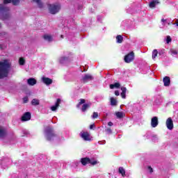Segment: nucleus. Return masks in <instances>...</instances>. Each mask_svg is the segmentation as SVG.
<instances>
[{
    "label": "nucleus",
    "instance_id": "nucleus-32",
    "mask_svg": "<svg viewBox=\"0 0 178 178\" xmlns=\"http://www.w3.org/2000/svg\"><path fill=\"white\" fill-rule=\"evenodd\" d=\"M67 60V58H66L65 57H61L59 60L60 63H65V62H66Z\"/></svg>",
    "mask_w": 178,
    "mask_h": 178
},
{
    "label": "nucleus",
    "instance_id": "nucleus-43",
    "mask_svg": "<svg viewBox=\"0 0 178 178\" xmlns=\"http://www.w3.org/2000/svg\"><path fill=\"white\" fill-rule=\"evenodd\" d=\"M154 138H158V137H156V136H154Z\"/></svg>",
    "mask_w": 178,
    "mask_h": 178
},
{
    "label": "nucleus",
    "instance_id": "nucleus-16",
    "mask_svg": "<svg viewBox=\"0 0 178 178\" xmlns=\"http://www.w3.org/2000/svg\"><path fill=\"white\" fill-rule=\"evenodd\" d=\"M43 38H44V40H45V41H48L49 42H51V41H52V40H54L52 36L51 35H48V34L44 35Z\"/></svg>",
    "mask_w": 178,
    "mask_h": 178
},
{
    "label": "nucleus",
    "instance_id": "nucleus-35",
    "mask_svg": "<svg viewBox=\"0 0 178 178\" xmlns=\"http://www.w3.org/2000/svg\"><path fill=\"white\" fill-rule=\"evenodd\" d=\"M105 131L107 133V134H112V129H111V128H106Z\"/></svg>",
    "mask_w": 178,
    "mask_h": 178
},
{
    "label": "nucleus",
    "instance_id": "nucleus-27",
    "mask_svg": "<svg viewBox=\"0 0 178 178\" xmlns=\"http://www.w3.org/2000/svg\"><path fill=\"white\" fill-rule=\"evenodd\" d=\"M115 115L119 119H122V118L124 116V113L123 112H117Z\"/></svg>",
    "mask_w": 178,
    "mask_h": 178
},
{
    "label": "nucleus",
    "instance_id": "nucleus-25",
    "mask_svg": "<svg viewBox=\"0 0 178 178\" xmlns=\"http://www.w3.org/2000/svg\"><path fill=\"white\" fill-rule=\"evenodd\" d=\"M92 76L90 74H86L83 77V81H87V80H92Z\"/></svg>",
    "mask_w": 178,
    "mask_h": 178
},
{
    "label": "nucleus",
    "instance_id": "nucleus-29",
    "mask_svg": "<svg viewBox=\"0 0 178 178\" xmlns=\"http://www.w3.org/2000/svg\"><path fill=\"white\" fill-rule=\"evenodd\" d=\"M156 56H158V50L154 49L152 51V59H155V58H156Z\"/></svg>",
    "mask_w": 178,
    "mask_h": 178
},
{
    "label": "nucleus",
    "instance_id": "nucleus-5",
    "mask_svg": "<svg viewBox=\"0 0 178 178\" xmlns=\"http://www.w3.org/2000/svg\"><path fill=\"white\" fill-rule=\"evenodd\" d=\"M124 60L126 63H130V62H133V60H134V52L131 51L129 54L126 55Z\"/></svg>",
    "mask_w": 178,
    "mask_h": 178
},
{
    "label": "nucleus",
    "instance_id": "nucleus-30",
    "mask_svg": "<svg viewBox=\"0 0 178 178\" xmlns=\"http://www.w3.org/2000/svg\"><path fill=\"white\" fill-rule=\"evenodd\" d=\"M161 22L163 23V26H169L170 24V22H169V21H168V19H161Z\"/></svg>",
    "mask_w": 178,
    "mask_h": 178
},
{
    "label": "nucleus",
    "instance_id": "nucleus-21",
    "mask_svg": "<svg viewBox=\"0 0 178 178\" xmlns=\"http://www.w3.org/2000/svg\"><path fill=\"white\" fill-rule=\"evenodd\" d=\"M170 55H172V56H177L178 55V51L175 49H171L170 50Z\"/></svg>",
    "mask_w": 178,
    "mask_h": 178
},
{
    "label": "nucleus",
    "instance_id": "nucleus-22",
    "mask_svg": "<svg viewBox=\"0 0 178 178\" xmlns=\"http://www.w3.org/2000/svg\"><path fill=\"white\" fill-rule=\"evenodd\" d=\"M120 87V83H115L114 84L110 85L111 90H113V88H119Z\"/></svg>",
    "mask_w": 178,
    "mask_h": 178
},
{
    "label": "nucleus",
    "instance_id": "nucleus-8",
    "mask_svg": "<svg viewBox=\"0 0 178 178\" xmlns=\"http://www.w3.org/2000/svg\"><path fill=\"white\" fill-rule=\"evenodd\" d=\"M81 137L85 141H91V136H90V134H88V132H81Z\"/></svg>",
    "mask_w": 178,
    "mask_h": 178
},
{
    "label": "nucleus",
    "instance_id": "nucleus-38",
    "mask_svg": "<svg viewBox=\"0 0 178 178\" xmlns=\"http://www.w3.org/2000/svg\"><path fill=\"white\" fill-rule=\"evenodd\" d=\"M115 95H116L117 97H118V95H120V93L118 90L115 91Z\"/></svg>",
    "mask_w": 178,
    "mask_h": 178
},
{
    "label": "nucleus",
    "instance_id": "nucleus-40",
    "mask_svg": "<svg viewBox=\"0 0 178 178\" xmlns=\"http://www.w3.org/2000/svg\"><path fill=\"white\" fill-rule=\"evenodd\" d=\"M27 101H28L27 97H24V102L26 104V102H27Z\"/></svg>",
    "mask_w": 178,
    "mask_h": 178
},
{
    "label": "nucleus",
    "instance_id": "nucleus-18",
    "mask_svg": "<svg viewBox=\"0 0 178 178\" xmlns=\"http://www.w3.org/2000/svg\"><path fill=\"white\" fill-rule=\"evenodd\" d=\"M121 97L124 99H126V92L127 91V89L125 87H122L121 88Z\"/></svg>",
    "mask_w": 178,
    "mask_h": 178
},
{
    "label": "nucleus",
    "instance_id": "nucleus-41",
    "mask_svg": "<svg viewBox=\"0 0 178 178\" xmlns=\"http://www.w3.org/2000/svg\"><path fill=\"white\" fill-rule=\"evenodd\" d=\"M94 124H91L90 126V129H92L93 127H94Z\"/></svg>",
    "mask_w": 178,
    "mask_h": 178
},
{
    "label": "nucleus",
    "instance_id": "nucleus-7",
    "mask_svg": "<svg viewBox=\"0 0 178 178\" xmlns=\"http://www.w3.org/2000/svg\"><path fill=\"white\" fill-rule=\"evenodd\" d=\"M166 127L168 130H173V120L172 118H168L165 122Z\"/></svg>",
    "mask_w": 178,
    "mask_h": 178
},
{
    "label": "nucleus",
    "instance_id": "nucleus-15",
    "mask_svg": "<svg viewBox=\"0 0 178 178\" xmlns=\"http://www.w3.org/2000/svg\"><path fill=\"white\" fill-rule=\"evenodd\" d=\"M163 83H164L165 87L169 86L170 84V78H169V76L164 77L163 78Z\"/></svg>",
    "mask_w": 178,
    "mask_h": 178
},
{
    "label": "nucleus",
    "instance_id": "nucleus-37",
    "mask_svg": "<svg viewBox=\"0 0 178 178\" xmlns=\"http://www.w3.org/2000/svg\"><path fill=\"white\" fill-rule=\"evenodd\" d=\"M147 169L149 173H152V172H154V170H152V168H151V166H149Z\"/></svg>",
    "mask_w": 178,
    "mask_h": 178
},
{
    "label": "nucleus",
    "instance_id": "nucleus-12",
    "mask_svg": "<svg viewBox=\"0 0 178 178\" xmlns=\"http://www.w3.org/2000/svg\"><path fill=\"white\" fill-rule=\"evenodd\" d=\"M60 104V99H58L55 105L51 106V108H50L51 111H52V112L56 111V109H58V108H59Z\"/></svg>",
    "mask_w": 178,
    "mask_h": 178
},
{
    "label": "nucleus",
    "instance_id": "nucleus-17",
    "mask_svg": "<svg viewBox=\"0 0 178 178\" xmlns=\"http://www.w3.org/2000/svg\"><path fill=\"white\" fill-rule=\"evenodd\" d=\"M5 136H6V130L3 127H0V138L5 137Z\"/></svg>",
    "mask_w": 178,
    "mask_h": 178
},
{
    "label": "nucleus",
    "instance_id": "nucleus-28",
    "mask_svg": "<svg viewBox=\"0 0 178 178\" xmlns=\"http://www.w3.org/2000/svg\"><path fill=\"white\" fill-rule=\"evenodd\" d=\"M33 1L37 3L39 8H42V2L41 1V0H33Z\"/></svg>",
    "mask_w": 178,
    "mask_h": 178
},
{
    "label": "nucleus",
    "instance_id": "nucleus-26",
    "mask_svg": "<svg viewBox=\"0 0 178 178\" xmlns=\"http://www.w3.org/2000/svg\"><path fill=\"white\" fill-rule=\"evenodd\" d=\"M31 104L33 106L40 105V100L37 99H33L31 102Z\"/></svg>",
    "mask_w": 178,
    "mask_h": 178
},
{
    "label": "nucleus",
    "instance_id": "nucleus-44",
    "mask_svg": "<svg viewBox=\"0 0 178 178\" xmlns=\"http://www.w3.org/2000/svg\"><path fill=\"white\" fill-rule=\"evenodd\" d=\"M1 24H0V27H1Z\"/></svg>",
    "mask_w": 178,
    "mask_h": 178
},
{
    "label": "nucleus",
    "instance_id": "nucleus-34",
    "mask_svg": "<svg viewBox=\"0 0 178 178\" xmlns=\"http://www.w3.org/2000/svg\"><path fill=\"white\" fill-rule=\"evenodd\" d=\"M97 118H98V113L94 112L92 115V119H97Z\"/></svg>",
    "mask_w": 178,
    "mask_h": 178
},
{
    "label": "nucleus",
    "instance_id": "nucleus-39",
    "mask_svg": "<svg viewBox=\"0 0 178 178\" xmlns=\"http://www.w3.org/2000/svg\"><path fill=\"white\" fill-rule=\"evenodd\" d=\"M108 126H113V123L112 122H109L108 123Z\"/></svg>",
    "mask_w": 178,
    "mask_h": 178
},
{
    "label": "nucleus",
    "instance_id": "nucleus-10",
    "mask_svg": "<svg viewBox=\"0 0 178 178\" xmlns=\"http://www.w3.org/2000/svg\"><path fill=\"white\" fill-rule=\"evenodd\" d=\"M158 124H159V122L158 121V117H153L151 120L152 127L155 128L156 127V126H158Z\"/></svg>",
    "mask_w": 178,
    "mask_h": 178
},
{
    "label": "nucleus",
    "instance_id": "nucleus-11",
    "mask_svg": "<svg viewBox=\"0 0 178 178\" xmlns=\"http://www.w3.org/2000/svg\"><path fill=\"white\" fill-rule=\"evenodd\" d=\"M31 119V114L29 112H26L24 114V116L22 118V122H27Z\"/></svg>",
    "mask_w": 178,
    "mask_h": 178
},
{
    "label": "nucleus",
    "instance_id": "nucleus-13",
    "mask_svg": "<svg viewBox=\"0 0 178 178\" xmlns=\"http://www.w3.org/2000/svg\"><path fill=\"white\" fill-rule=\"evenodd\" d=\"M12 2L13 5L17 6L20 3V0H4V3H10Z\"/></svg>",
    "mask_w": 178,
    "mask_h": 178
},
{
    "label": "nucleus",
    "instance_id": "nucleus-33",
    "mask_svg": "<svg viewBox=\"0 0 178 178\" xmlns=\"http://www.w3.org/2000/svg\"><path fill=\"white\" fill-rule=\"evenodd\" d=\"M25 62L26 61L24 60V58H19V65H24Z\"/></svg>",
    "mask_w": 178,
    "mask_h": 178
},
{
    "label": "nucleus",
    "instance_id": "nucleus-1",
    "mask_svg": "<svg viewBox=\"0 0 178 178\" xmlns=\"http://www.w3.org/2000/svg\"><path fill=\"white\" fill-rule=\"evenodd\" d=\"M9 69H10V60H2L0 61V79L8 77Z\"/></svg>",
    "mask_w": 178,
    "mask_h": 178
},
{
    "label": "nucleus",
    "instance_id": "nucleus-14",
    "mask_svg": "<svg viewBox=\"0 0 178 178\" xmlns=\"http://www.w3.org/2000/svg\"><path fill=\"white\" fill-rule=\"evenodd\" d=\"M27 83L29 86H35L37 84V80L34 78H30L27 80Z\"/></svg>",
    "mask_w": 178,
    "mask_h": 178
},
{
    "label": "nucleus",
    "instance_id": "nucleus-3",
    "mask_svg": "<svg viewBox=\"0 0 178 178\" xmlns=\"http://www.w3.org/2000/svg\"><path fill=\"white\" fill-rule=\"evenodd\" d=\"M80 105H83L81 108V111L83 112H86L91 106V102H89L88 104H86V99H81L79 104L76 105V107L80 108Z\"/></svg>",
    "mask_w": 178,
    "mask_h": 178
},
{
    "label": "nucleus",
    "instance_id": "nucleus-31",
    "mask_svg": "<svg viewBox=\"0 0 178 178\" xmlns=\"http://www.w3.org/2000/svg\"><path fill=\"white\" fill-rule=\"evenodd\" d=\"M165 41L166 44H169L170 42H172V38H170V35H168L166 38L165 39Z\"/></svg>",
    "mask_w": 178,
    "mask_h": 178
},
{
    "label": "nucleus",
    "instance_id": "nucleus-24",
    "mask_svg": "<svg viewBox=\"0 0 178 178\" xmlns=\"http://www.w3.org/2000/svg\"><path fill=\"white\" fill-rule=\"evenodd\" d=\"M111 105H112V106H116V105H118V101L113 97L111 98Z\"/></svg>",
    "mask_w": 178,
    "mask_h": 178
},
{
    "label": "nucleus",
    "instance_id": "nucleus-2",
    "mask_svg": "<svg viewBox=\"0 0 178 178\" xmlns=\"http://www.w3.org/2000/svg\"><path fill=\"white\" fill-rule=\"evenodd\" d=\"M48 8L49 10V13L51 15H55L60 10V5L59 3H56V4H49L48 5Z\"/></svg>",
    "mask_w": 178,
    "mask_h": 178
},
{
    "label": "nucleus",
    "instance_id": "nucleus-19",
    "mask_svg": "<svg viewBox=\"0 0 178 178\" xmlns=\"http://www.w3.org/2000/svg\"><path fill=\"white\" fill-rule=\"evenodd\" d=\"M158 4H159V1L154 0L149 3V8H155Z\"/></svg>",
    "mask_w": 178,
    "mask_h": 178
},
{
    "label": "nucleus",
    "instance_id": "nucleus-9",
    "mask_svg": "<svg viewBox=\"0 0 178 178\" xmlns=\"http://www.w3.org/2000/svg\"><path fill=\"white\" fill-rule=\"evenodd\" d=\"M41 80L44 84H46V86H51V84H52V79L48 77L42 76Z\"/></svg>",
    "mask_w": 178,
    "mask_h": 178
},
{
    "label": "nucleus",
    "instance_id": "nucleus-36",
    "mask_svg": "<svg viewBox=\"0 0 178 178\" xmlns=\"http://www.w3.org/2000/svg\"><path fill=\"white\" fill-rule=\"evenodd\" d=\"M0 12L3 13L5 12V8L3 6H0Z\"/></svg>",
    "mask_w": 178,
    "mask_h": 178
},
{
    "label": "nucleus",
    "instance_id": "nucleus-23",
    "mask_svg": "<svg viewBox=\"0 0 178 178\" xmlns=\"http://www.w3.org/2000/svg\"><path fill=\"white\" fill-rule=\"evenodd\" d=\"M116 40L118 44H122L123 42V37L120 35H117Z\"/></svg>",
    "mask_w": 178,
    "mask_h": 178
},
{
    "label": "nucleus",
    "instance_id": "nucleus-4",
    "mask_svg": "<svg viewBox=\"0 0 178 178\" xmlns=\"http://www.w3.org/2000/svg\"><path fill=\"white\" fill-rule=\"evenodd\" d=\"M46 138L49 141H51L52 138L55 137V134H54V129L52 128L48 127L45 129Z\"/></svg>",
    "mask_w": 178,
    "mask_h": 178
},
{
    "label": "nucleus",
    "instance_id": "nucleus-42",
    "mask_svg": "<svg viewBox=\"0 0 178 178\" xmlns=\"http://www.w3.org/2000/svg\"><path fill=\"white\" fill-rule=\"evenodd\" d=\"M8 17H9V15H7V17H6V19H8Z\"/></svg>",
    "mask_w": 178,
    "mask_h": 178
},
{
    "label": "nucleus",
    "instance_id": "nucleus-20",
    "mask_svg": "<svg viewBox=\"0 0 178 178\" xmlns=\"http://www.w3.org/2000/svg\"><path fill=\"white\" fill-rule=\"evenodd\" d=\"M118 172L119 173H120V175H122V177H124V176H126V170H124V168H123V167L119 168Z\"/></svg>",
    "mask_w": 178,
    "mask_h": 178
},
{
    "label": "nucleus",
    "instance_id": "nucleus-6",
    "mask_svg": "<svg viewBox=\"0 0 178 178\" xmlns=\"http://www.w3.org/2000/svg\"><path fill=\"white\" fill-rule=\"evenodd\" d=\"M81 162L82 165H86L87 163H90L91 165H97V161L90 160L89 158H83L81 159Z\"/></svg>",
    "mask_w": 178,
    "mask_h": 178
}]
</instances>
